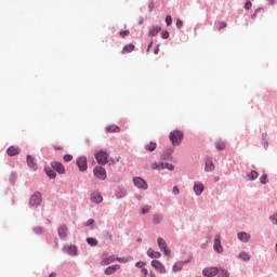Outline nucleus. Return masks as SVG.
I'll return each instance as SVG.
<instances>
[{"label":"nucleus","mask_w":277,"mask_h":277,"mask_svg":"<svg viewBox=\"0 0 277 277\" xmlns=\"http://www.w3.org/2000/svg\"><path fill=\"white\" fill-rule=\"evenodd\" d=\"M183 137H184V134H183V131L181 130L172 131L169 134V140L172 143V146H181V142H183Z\"/></svg>","instance_id":"1"},{"label":"nucleus","mask_w":277,"mask_h":277,"mask_svg":"<svg viewBox=\"0 0 277 277\" xmlns=\"http://www.w3.org/2000/svg\"><path fill=\"white\" fill-rule=\"evenodd\" d=\"M109 158V154L105 150H100L95 154V159L100 166H105L107 163V159Z\"/></svg>","instance_id":"2"},{"label":"nucleus","mask_w":277,"mask_h":277,"mask_svg":"<svg viewBox=\"0 0 277 277\" xmlns=\"http://www.w3.org/2000/svg\"><path fill=\"white\" fill-rule=\"evenodd\" d=\"M40 205H42V194L37 192L30 196L29 206L36 208L40 207Z\"/></svg>","instance_id":"3"},{"label":"nucleus","mask_w":277,"mask_h":277,"mask_svg":"<svg viewBox=\"0 0 277 277\" xmlns=\"http://www.w3.org/2000/svg\"><path fill=\"white\" fill-rule=\"evenodd\" d=\"M93 174L100 181H105L107 179V171H105V168L103 167H95L93 170Z\"/></svg>","instance_id":"4"},{"label":"nucleus","mask_w":277,"mask_h":277,"mask_svg":"<svg viewBox=\"0 0 277 277\" xmlns=\"http://www.w3.org/2000/svg\"><path fill=\"white\" fill-rule=\"evenodd\" d=\"M220 274V268L217 267H207L202 271V275L206 277H215Z\"/></svg>","instance_id":"5"},{"label":"nucleus","mask_w":277,"mask_h":277,"mask_svg":"<svg viewBox=\"0 0 277 277\" xmlns=\"http://www.w3.org/2000/svg\"><path fill=\"white\" fill-rule=\"evenodd\" d=\"M77 166L80 170V172H85L88 170V158L84 156H81L77 159Z\"/></svg>","instance_id":"6"},{"label":"nucleus","mask_w":277,"mask_h":277,"mask_svg":"<svg viewBox=\"0 0 277 277\" xmlns=\"http://www.w3.org/2000/svg\"><path fill=\"white\" fill-rule=\"evenodd\" d=\"M158 246L166 256H171L172 253L170 249H168V245L166 243V240H163V238H158Z\"/></svg>","instance_id":"7"},{"label":"nucleus","mask_w":277,"mask_h":277,"mask_svg":"<svg viewBox=\"0 0 277 277\" xmlns=\"http://www.w3.org/2000/svg\"><path fill=\"white\" fill-rule=\"evenodd\" d=\"M133 183L138 189H148V184L142 177H134Z\"/></svg>","instance_id":"8"},{"label":"nucleus","mask_w":277,"mask_h":277,"mask_svg":"<svg viewBox=\"0 0 277 277\" xmlns=\"http://www.w3.org/2000/svg\"><path fill=\"white\" fill-rule=\"evenodd\" d=\"M151 266L159 272V274H166V266H163V264L161 262H159L158 260H154L151 261Z\"/></svg>","instance_id":"9"},{"label":"nucleus","mask_w":277,"mask_h":277,"mask_svg":"<svg viewBox=\"0 0 277 277\" xmlns=\"http://www.w3.org/2000/svg\"><path fill=\"white\" fill-rule=\"evenodd\" d=\"M214 251L219 254H222L224 252V247H222V241L220 240V236H216L214 238V245H213Z\"/></svg>","instance_id":"10"},{"label":"nucleus","mask_w":277,"mask_h":277,"mask_svg":"<svg viewBox=\"0 0 277 277\" xmlns=\"http://www.w3.org/2000/svg\"><path fill=\"white\" fill-rule=\"evenodd\" d=\"M51 166L53 170L58 172V174H64V172H66V169L64 168V164H62V162L54 161L51 163Z\"/></svg>","instance_id":"11"},{"label":"nucleus","mask_w":277,"mask_h":277,"mask_svg":"<svg viewBox=\"0 0 277 277\" xmlns=\"http://www.w3.org/2000/svg\"><path fill=\"white\" fill-rule=\"evenodd\" d=\"M118 269H120V265L115 264V265L106 267L104 271V274L106 276H111V274H115L116 272H118Z\"/></svg>","instance_id":"12"},{"label":"nucleus","mask_w":277,"mask_h":277,"mask_svg":"<svg viewBox=\"0 0 277 277\" xmlns=\"http://www.w3.org/2000/svg\"><path fill=\"white\" fill-rule=\"evenodd\" d=\"M27 163L30 170H38V162H36V159L31 156H27Z\"/></svg>","instance_id":"13"},{"label":"nucleus","mask_w":277,"mask_h":277,"mask_svg":"<svg viewBox=\"0 0 277 277\" xmlns=\"http://www.w3.org/2000/svg\"><path fill=\"white\" fill-rule=\"evenodd\" d=\"M116 262V255H110L107 258H103L101 265L105 267L106 265H111V263Z\"/></svg>","instance_id":"14"},{"label":"nucleus","mask_w":277,"mask_h":277,"mask_svg":"<svg viewBox=\"0 0 277 277\" xmlns=\"http://www.w3.org/2000/svg\"><path fill=\"white\" fill-rule=\"evenodd\" d=\"M21 153V148L16 147V146H10L6 149V154L9 155V157H14L16 155H18Z\"/></svg>","instance_id":"15"},{"label":"nucleus","mask_w":277,"mask_h":277,"mask_svg":"<svg viewBox=\"0 0 277 277\" xmlns=\"http://www.w3.org/2000/svg\"><path fill=\"white\" fill-rule=\"evenodd\" d=\"M58 237H61V239H66V237H68V227H66L65 225L60 226Z\"/></svg>","instance_id":"16"},{"label":"nucleus","mask_w":277,"mask_h":277,"mask_svg":"<svg viewBox=\"0 0 277 277\" xmlns=\"http://www.w3.org/2000/svg\"><path fill=\"white\" fill-rule=\"evenodd\" d=\"M91 202H95V205H101V202H103V196H101L98 193H92Z\"/></svg>","instance_id":"17"},{"label":"nucleus","mask_w":277,"mask_h":277,"mask_svg":"<svg viewBox=\"0 0 277 277\" xmlns=\"http://www.w3.org/2000/svg\"><path fill=\"white\" fill-rule=\"evenodd\" d=\"M238 239L240 241H243V243H248V241H250L251 239V236L246 232H241V233H238Z\"/></svg>","instance_id":"18"},{"label":"nucleus","mask_w":277,"mask_h":277,"mask_svg":"<svg viewBox=\"0 0 277 277\" xmlns=\"http://www.w3.org/2000/svg\"><path fill=\"white\" fill-rule=\"evenodd\" d=\"M194 192L196 196H200L205 192V185L202 183L195 184Z\"/></svg>","instance_id":"19"},{"label":"nucleus","mask_w":277,"mask_h":277,"mask_svg":"<svg viewBox=\"0 0 277 277\" xmlns=\"http://www.w3.org/2000/svg\"><path fill=\"white\" fill-rule=\"evenodd\" d=\"M65 252L67 254H70V256H77V247L76 246H67L64 247Z\"/></svg>","instance_id":"20"},{"label":"nucleus","mask_w":277,"mask_h":277,"mask_svg":"<svg viewBox=\"0 0 277 277\" xmlns=\"http://www.w3.org/2000/svg\"><path fill=\"white\" fill-rule=\"evenodd\" d=\"M120 131H121L120 127H118L116 124H110V126L106 127L107 133H120Z\"/></svg>","instance_id":"21"},{"label":"nucleus","mask_w":277,"mask_h":277,"mask_svg":"<svg viewBox=\"0 0 277 277\" xmlns=\"http://www.w3.org/2000/svg\"><path fill=\"white\" fill-rule=\"evenodd\" d=\"M132 51H135V45H133V43H129L126 47H123L121 53L122 55H124L127 53H132Z\"/></svg>","instance_id":"22"},{"label":"nucleus","mask_w":277,"mask_h":277,"mask_svg":"<svg viewBox=\"0 0 277 277\" xmlns=\"http://www.w3.org/2000/svg\"><path fill=\"white\" fill-rule=\"evenodd\" d=\"M147 255L150 256V259H161V253L153 249H148Z\"/></svg>","instance_id":"23"},{"label":"nucleus","mask_w":277,"mask_h":277,"mask_svg":"<svg viewBox=\"0 0 277 277\" xmlns=\"http://www.w3.org/2000/svg\"><path fill=\"white\" fill-rule=\"evenodd\" d=\"M214 146H215L216 150H225L226 149V142H224V141H216L214 143Z\"/></svg>","instance_id":"24"},{"label":"nucleus","mask_w":277,"mask_h":277,"mask_svg":"<svg viewBox=\"0 0 277 277\" xmlns=\"http://www.w3.org/2000/svg\"><path fill=\"white\" fill-rule=\"evenodd\" d=\"M205 169H206V172H213V170H215V164H213V161L207 160Z\"/></svg>","instance_id":"25"},{"label":"nucleus","mask_w":277,"mask_h":277,"mask_svg":"<svg viewBox=\"0 0 277 277\" xmlns=\"http://www.w3.org/2000/svg\"><path fill=\"white\" fill-rule=\"evenodd\" d=\"M159 31H161V26H154L149 30V36L155 37V36H157V34H159Z\"/></svg>","instance_id":"26"},{"label":"nucleus","mask_w":277,"mask_h":277,"mask_svg":"<svg viewBox=\"0 0 277 277\" xmlns=\"http://www.w3.org/2000/svg\"><path fill=\"white\" fill-rule=\"evenodd\" d=\"M151 170H163V162H153Z\"/></svg>","instance_id":"27"},{"label":"nucleus","mask_w":277,"mask_h":277,"mask_svg":"<svg viewBox=\"0 0 277 277\" xmlns=\"http://www.w3.org/2000/svg\"><path fill=\"white\" fill-rule=\"evenodd\" d=\"M249 181H256L259 179V172L256 171H251L250 174H248Z\"/></svg>","instance_id":"28"},{"label":"nucleus","mask_w":277,"mask_h":277,"mask_svg":"<svg viewBox=\"0 0 277 277\" xmlns=\"http://www.w3.org/2000/svg\"><path fill=\"white\" fill-rule=\"evenodd\" d=\"M162 220H163V216L161 214H155L153 222L154 224H161Z\"/></svg>","instance_id":"29"},{"label":"nucleus","mask_w":277,"mask_h":277,"mask_svg":"<svg viewBox=\"0 0 277 277\" xmlns=\"http://www.w3.org/2000/svg\"><path fill=\"white\" fill-rule=\"evenodd\" d=\"M145 148L149 151L153 153L157 148V143H149L148 145L145 146Z\"/></svg>","instance_id":"30"},{"label":"nucleus","mask_w":277,"mask_h":277,"mask_svg":"<svg viewBox=\"0 0 277 277\" xmlns=\"http://www.w3.org/2000/svg\"><path fill=\"white\" fill-rule=\"evenodd\" d=\"M181 269H183V262H176L173 265V272H181Z\"/></svg>","instance_id":"31"},{"label":"nucleus","mask_w":277,"mask_h":277,"mask_svg":"<svg viewBox=\"0 0 277 277\" xmlns=\"http://www.w3.org/2000/svg\"><path fill=\"white\" fill-rule=\"evenodd\" d=\"M239 259H241V261H250V254H248L247 252H240Z\"/></svg>","instance_id":"32"},{"label":"nucleus","mask_w":277,"mask_h":277,"mask_svg":"<svg viewBox=\"0 0 277 277\" xmlns=\"http://www.w3.org/2000/svg\"><path fill=\"white\" fill-rule=\"evenodd\" d=\"M230 274L228 273V271L224 269V268H221L219 271V277H229Z\"/></svg>","instance_id":"33"},{"label":"nucleus","mask_w":277,"mask_h":277,"mask_svg":"<svg viewBox=\"0 0 277 277\" xmlns=\"http://www.w3.org/2000/svg\"><path fill=\"white\" fill-rule=\"evenodd\" d=\"M87 243H89V246H98V240L95 238H88Z\"/></svg>","instance_id":"34"},{"label":"nucleus","mask_w":277,"mask_h":277,"mask_svg":"<svg viewBox=\"0 0 277 277\" xmlns=\"http://www.w3.org/2000/svg\"><path fill=\"white\" fill-rule=\"evenodd\" d=\"M162 170H170L172 172L174 170V164L166 162L163 163Z\"/></svg>","instance_id":"35"},{"label":"nucleus","mask_w":277,"mask_h":277,"mask_svg":"<svg viewBox=\"0 0 277 277\" xmlns=\"http://www.w3.org/2000/svg\"><path fill=\"white\" fill-rule=\"evenodd\" d=\"M141 213L143 215H146V213H150V206H144L142 209H141Z\"/></svg>","instance_id":"36"},{"label":"nucleus","mask_w":277,"mask_h":277,"mask_svg":"<svg viewBox=\"0 0 277 277\" xmlns=\"http://www.w3.org/2000/svg\"><path fill=\"white\" fill-rule=\"evenodd\" d=\"M45 172L50 179H55V176H57V173L53 170H45Z\"/></svg>","instance_id":"37"},{"label":"nucleus","mask_w":277,"mask_h":277,"mask_svg":"<svg viewBox=\"0 0 277 277\" xmlns=\"http://www.w3.org/2000/svg\"><path fill=\"white\" fill-rule=\"evenodd\" d=\"M260 183H262V185H266V183H267V174H263L260 177Z\"/></svg>","instance_id":"38"},{"label":"nucleus","mask_w":277,"mask_h":277,"mask_svg":"<svg viewBox=\"0 0 277 277\" xmlns=\"http://www.w3.org/2000/svg\"><path fill=\"white\" fill-rule=\"evenodd\" d=\"M135 267H138V269H144V267H146V263L145 262H137L135 264Z\"/></svg>","instance_id":"39"},{"label":"nucleus","mask_w":277,"mask_h":277,"mask_svg":"<svg viewBox=\"0 0 277 277\" xmlns=\"http://www.w3.org/2000/svg\"><path fill=\"white\" fill-rule=\"evenodd\" d=\"M131 32L129 30H121L119 32L120 38H124L126 36H129Z\"/></svg>","instance_id":"40"},{"label":"nucleus","mask_w":277,"mask_h":277,"mask_svg":"<svg viewBox=\"0 0 277 277\" xmlns=\"http://www.w3.org/2000/svg\"><path fill=\"white\" fill-rule=\"evenodd\" d=\"M161 38H163V40H168V38H170V32H168V30L163 31L161 34Z\"/></svg>","instance_id":"41"},{"label":"nucleus","mask_w":277,"mask_h":277,"mask_svg":"<svg viewBox=\"0 0 277 277\" xmlns=\"http://www.w3.org/2000/svg\"><path fill=\"white\" fill-rule=\"evenodd\" d=\"M166 24L168 25V27H170V25H172V16L168 15L166 17Z\"/></svg>","instance_id":"42"},{"label":"nucleus","mask_w":277,"mask_h":277,"mask_svg":"<svg viewBox=\"0 0 277 277\" xmlns=\"http://www.w3.org/2000/svg\"><path fill=\"white\" fill-rule=\"evenodd\" d=\"M252 9V2L251 1H247L245 3V10H251Z\"/></svg>","instance_id":"43"},{"label":"nucleus","mask_w":277,"mask_h":277,"mask_svg":"<svg viewBox=\"0 0 277 277\" xmlns=\"http://www.w3.org/2000/svg\"><path fill=\"white\" fill-rule=\"evenodd\" d=\"M63 159H64V161H72V155L67 154V155L64 156Z\"/></svg>","instance_id":"44"},{"label":"nucleus","mask_w":277,"mask_h":277,"mask_svg":"<svg viewBox=\"0 0 277 277\" xmlns=\"http://www.w3.org/2000/svg\"><path fill=\"white\" fill-rule=\"evenodd\" d=\"M271 222L277 225V213L271 216Z\"/></svg>","instance_id":"45"},{"label":"nucleus","mask_w":277,"mask_h":277,"mask_svg":"<svg viewBox=\"0 0 277 277\" xmlns=\"http://www.w3.org/2000/svg\"><path fill=\"white\" fill-rule=\"evenodd\" d=\"M219 29H226V23L225 22H220L219 23Z\"/></svg>","instance_id":"46"},{"label":"nucleus","mask_w":277,"mask_h":277,"mask_svg":"<svg viewBox=\"0 0 277 277\" xmlns=\"http://www.w3.org/2000/svg\"><path fill=\"white\" fill-rule=\"evenodd\" d=\"M92 224H94V220H93V219H89V220L85 222L84 226H92Z\"/></svg>","instance_id":"47"},{"label":"nucleus","mask_w":277,"mask_h":277,"mask_svg":"<svg viewBox=\"0 0 277 277\" xmlns=\"http://www.w3.org/2000/svg\"><path fill=\"white\" fill-rule=\"evenodd\" d=\"M181 27H183V21L177 19V21H176V28H177V29H181Z\"/></svg>","instance_id":"48"},{"label":"nucleus","mask_w":277,"mask_h":277,"mask_svg":"<svg viewBox=\"0 0 277 277\" xmlns=\"http://www.w3.org/2000/svg\"><path fill=\"white\" fill-rule=\"evenodd\" d=\"M116 261H118L119 263H127V258H116Z\"/></svg>","instance_id":"49"},{"label":"nucleus","mask_w":277,"mask_h":277,"mask_svg":"<svg viewBox=\"0 0 277 277\" xmlns=\"http://www.w3.org/2000/svg\"><path fill=\"white\" fill-rule=\"evenodd\" d=\"M173 194H175V196L181 194V190L179 189V186L173 187Z\"/></svg>","instance_id":"50"},{"label":"nucleus","mask_w":277,"mask_h":277,"mask_svg":"<svg viewBox=\"0 0 277 277\" xmlns=\"http://www.w3.org/2000/svg\"><path fill=\"white\" fill-rule=\"evenodd\" d=\"M142 274H144V276H148V269L142 268Z\"/></svg>","instance_id":"51"},{"label":"nucleus","mask_w":277,"mask_h":277,"mask_svg":"<svg viewBox=\"0 0 277 277\" xmlns=\"http://www.w3.org/2000/svg\"><path fill=\"white\" fill-rule=\"evenodd\" d=\"M154 53H155V55H158V54H159V47H157V48L154 50Z\"/></svg>","instance_id":"52"},{"label":"nucleus","mask_w":277,"mask_h":277,"mask_svg":"<svg viewBox=\"0 0 277 277\" xmlns=\"http://www.w3.org/2000/svg\"><path fill=\"white\" fill-rule=\"evenodd\" d=\"M35 232L36 233H42V228L41 227H37V228H35Z\"/></svg>","instance_id":"53"},{"label":"nucleus","mask_w":277,"mask_h":277,"mask_svg":"<svg viewBox=\"0 0 277 277\" xmlns=\"http://www.w3.org/2000/svg\"><path fill=\"white\" fill-rule=\"evenodd\" d=\"M150 49H153V42H150L147 47V52L150 51Z\"/></svg>","instance_id":"54"},{"label":"nucleus","mask_w":277,"mask_h":277,"mask_svg":"<svg viewBox=\"0 0 277 277\" xmlns=\"http://www.w3.org/2000/svg\"><path fill=\"white\" fill-rule=\"evenodd\" d=\"M57 275L55 273L50 274L49 277H56Z\"/></svg>","instance_id":"55"},{"label":"nucleus","mask_w":277,"mask_h":277,"mask_svg":"<svg viewBox=\"0 0 277 277\" xmlns=\"http://www.w3.org/2000/svg\"><path fill=\"white\" fill-rule=\"evenodd\" d=\"M254 16H256V14H254V15L252 16V18H254Z\"/></svg>","instance_id":"56"}]
</instances>
